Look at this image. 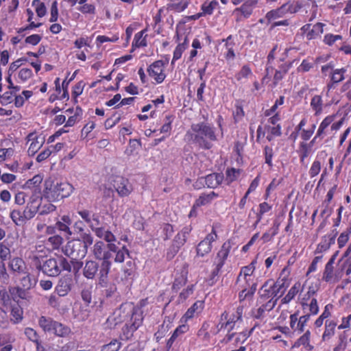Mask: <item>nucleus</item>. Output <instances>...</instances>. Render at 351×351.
I'll return each instance as SVG.
<instances>
[{"instance_id":"obj_1","label":"nucleus","mask_w":351,"mask_h":351,"mask_svg":"<svg viewBox=\"0 0 351 351\" xmlns=\"http://www.w3.org/2000/svg\"><path fill=\"white\" fill-rule=\"evenodd\" d=\"M185 138L204 150L210 149L214 145L213 142L217 141L215 128L206 122L192 123L185 134Z\"/></svg>"},{"instance_id":"obj_2","label":"nucleus","mask_w":351,"mask_h":351,"mask_svg":"<svg viewBox=\"0 0 351 351\" xmlns=\"http://www.w3.org/2000/svg\"><path fill=\"white\" fill-rule=\"evenodd\" d=\"M38 206L37 199L32 196L29 198L27 205L23 208H12L9 217L15 226H24L28 221L34 218L38 213Z\"/></svg>"},{"instance_id":"obj_3","label":"nucleus","mask_w":351,"mask_h":351,"mask_svg":"<svg viewBox=\"0 0 351 351\" xmlns=\"http://www.w3.org/2000/svg\"><path fill=\"white\" fill-rule=\"evenodd\" d=\"M233 241L230 239L226 240L225 242L221 244V248L217 252L216 256L213 260V270L210 271V275L206 280L208 285H214L219 280L221 269L229 257Z\"/></svg>"},{"instance_id":"obj_4","label":"nucleus","mask_w":351,"mask_h":351,"mask_svg":"<svg viewBox=\"0 0 351 351\" xmlns=\"http://www.w3.org/2000/svg\"><path fill=\"white\" fill-rule=\"evenodd\" d=\"M36 268L45 275L56 277L58 276L62 271H71V265L68 259L62 256H55L47 258L43 263H39Z\"/></svg>"},{"instance_id":"obj_5","label":"nucleus","mask_w":351,"mask_h":351,"mask_svg":"<svg viewBox=\"0 0 351 351\" xmlns=\"http://www.w3.org/2000/svg\"><path fill=\"white\" fill-rule=\"evenodd\" d=\"M130 313L124 321V326L122 328L121 338L125 340H129L134 336V333L139 327L141 326L143 322V312L141 308L136 307L132 304H128Z\"/></svg>"},{"instance_id":"obj_6","label":"nucleus","mask_w":351,"mask_h":351,"mask_svg":"<svg viewBox=\"0 0 351 351\" xmlns=\"http://www.w3.org/2000/svg\"><path fill=\"white\" fill-rule=\"evenodd\" d=\"M93 256L98 259L100 263L101 280L104 282L106 276H108L112 266L110 258L112 256L111 251L107 248V245L103 241H97L94 243L92 250Z\"/></svg>"},{"instance_id":"obj_7","label":"nucleus","mask_w":351,"mask_h":351,"mask_svg":"<svg viewBox=\"0 0 351 351\" xmlns=\"http://www.w3.org/2000/svg\"><path fill=\"white\" fill-rule=\"evenodd\" d=\"M73 186L68 182L46 183L43 191V197L49 201H59L60 199L68 197L73 192Z\"/></svg>"},{"instance_id":"obj_8","label":"nucleus","mask_w":351,"mask_h":351,"mask_svg":"<svg viewBox=\"0 0 351 351\" xmlns=\"http://www.w3.org/2000/svg\"><path fill=\"white\" fill-rule=\"evenodd\" d=\"M244 313V306L238 305L237 308L231 310H225L221 313L219 322L217 325V332L222 329L234 330L239 322H242Z\"/></svg>"},{"instance_id":"obj_9","label":"nucleus","mask_w":351,"mask_h":351,"mask_svg":"<svg viewBox=\"0 0 351 351\" xmlns=\"http://www.w3.org/2000/svg\"><path fill=\"white\" fill-rule=\"evenodd\" d=\"M328 71L330 72L329 80L326 86L327 94L331 90L336 88L339 83L344 81L347 69L345 67L335 69L333 62H330L321 66V72L324 76L328 75Z\"/></svg>"},{"instance_id":"obj_10","label":"nucleus","mask_w":351,"mask_h":351,"mask_svg":"<svg viewBox=\"0 0 351 351\" xmlns=\"http://www.w3.org/2000/svg\"><path fill=\"white\" fill-rule=\"evenodd\" d=\"M104 239L107 243V248L115 254L114 257V263H122L125 261L126 257H130L131 253L128 246L122 245L121 247H119L120 243H115L116 237L110 230H106Z\"/></svg>"},{"instance_id":"obj_11","label":"nucleus","mask_w":351,"mask_h":351,"mask_svg":"<svg viewBox=\"0 0 351 351\" xmlns=\"http://www.w3.org/2000/svg\"><path fill=\"white\" fill-rule=\"evenodd\" d=\"M221 224L219 222H213L212 230L210 233L197 245L196 252L198 257H204L210 253L213 249V243L217 240L218 236L217 229L220 228Z\"/></svg>"},{"instance_id":"obj_12","label":"nucleus","mask_w":351,"mask_h":351,"mask_svg":"<svg viewBox=\"0 0 351 351\" xmlns=\"http://www.w3.org/2000/svg\"><path fill=\"white\" fill-rule=\"evenodd\" d=\"M192 230L193 228L191 225L185 226L174 236L167 252V257L168 258H173L178 253L181 247L186 244Z\"/></svg>"},{"instance_id":"obj_13","label":"nucleus","mask_w":351,"mask_h":351,"mask_svg":"<svg viewBox=\"0 0 351 351\" xmlns=\"http://www.w3.org/2000/svg\"><path fill=\"white\" fill-rule=\"evenodd\" d=\"M110 184L114 188V191L118 193L119 197H128L134 190L133 184L127 178L123 176H113L110 180Z\"/></svg>"},{"instance_id":"obj_14","label":"nucleus","mask_w":351,"mask_h":351,"mask_svg":"<svg viewBox=\"0 0 351 351\" xmlns=\"http://www.w3.org/2000/svg\"><path fill=\"white\" fill-rule=\"evenodd\" d=\"M168 61L156 60L149 64L147 72L156 84H160L167 77L166 66Z\"/></svg>"},{"instance_id":"obj_15","label":"nucleus","mask_w":351,"mask_h":351,"mask_svg":"<svg viewBox=\"0 0 351 351\" xmlns=\"http://www.w3.org/2000/svg\"><path fill=\"white\" fill-rule=\"evenodd\" d=\"M127 304H122L119 308L115 309L114 311L106 319V326L110 328H114L119 324L124 323V321L130 313V308Z\"/></svg>"},{"instance_id":"obj_16","label":"nucleus","mask_w":351,"mask_h":351,"mask_svg":"<svg viewBox=\"0 0 351 351\" xmlns=\"http://www.w3.org/2000/svg\"><path fill=\"white\" fill-rule=\"evenodd\" d=\"M100 263L95 261H86L85 265L83 267V276L88 280H93L96 276H98L99 283L101 287H107L108 282V276L104 282L101 280L100 274Z\"/></svg>"},{"instance_id":"obj_17","label":"nucleus","mask_w":351,"mask_h":351,"mask_svg":"<svg viewBox=\"0 0 351 351\" xmlns=\"http://www.w3.org/2000/svg\"><path fill=\"white\" fill-rule=\"evenodd\" d=\"M265 134H267L266 138L269 142L274 141L275 137L281 136V125L277 124L276 126H271L267 123L264 127L259 125L256 129V142H260L261 138L265 137Z\"/></svg>"},{"instance_id":"obj_18","label":"nucleus","mask_w":351,"mask_h":351,"mask_svg":"<svg viewBox=\"0 0 351 351\" xmlns=\"http://www.w3.org/2000/svg\"><path fill=\"white\" fill-rule=\"evenodd\" d=\"M26 144L29 145L27 154L30 156L36 155V152L43 146L45 137L36 131L29 133L25 137Z\"/></svg>"},{"instance_id":"obj_19","label":"nucleus","mask_w":351,"mask_h":351,"mask_svg":"<svg viewBox=\"0 0 351 351\" xmlns=\"http://www.w3.org/2000/svg\"><path fill=\"white\" fill-rule=\"evenodd\" d=\"M64 254L71 259L82 258L86 255V250L79 240L69 241L63 247Z\"/></svg>"},{"instance_id":"obj_20","label":"nucleus","mask_w":351,"mask_h":351,"mask_svg":"<svg viewBox=\"0 0 351 351\" xmlns=\"http://www.w3.org/2000/svg\"><path fill=\"white\" fill-rule=\"evenodd\" d=\"M257 265V258H254L252 260L251 263L248 265L241 267V271L237 276V282L244 280L247 286H251L254 282V273L256 270Z\"/></svg>"},{"instance_id":"obj_21","label":"nucleus","mask_w":351,"mask_h":351,"mask_svg":"<svg viewBox=\"0 0 351 351\" xmlns=\"http://www.w3.org/2000/svg\"><path fill=\"white\" fill-rule=\"evenodd\" d=\"M337 117V114H332L326 115L324 119L320 122L319 127L317 130V133L315 137L311 141L308 142L311 149L313 150V146L315 142H317V138L322 139L324 136H326L328 131V128L332 123V121Z\"/></svg>"},{"instance_id":"obj_22","label":"nucleus","mask_w":351,"mask_h":351,"mask_svg":"<svg viewBox=\"0 0 351 351\" xmlns=\"http://www.w3.org/2000/svg\"><path fill=\"white\" fill-rule=\"evenodd\" d=\"M280 296L278 287L276 288V282L272 280L265 282L261 288V299L276 300L277 302Z\"/></svg>"},{"instance_id":"obj_23","label":"nucleus","mask_w":351,"mask_h":351,"mask_svg":"<svg viewBox=\"0 0 351 351\" xmlns=\"http://www.w3.org/2000/svg\"><path fill=\"white\" fill-rule=\"evenodd\" d=\"M324 25L325 24L322 23V22H317V23L313 26L311 24L308 23L302 26L300 31L302 34L305 35L307 40L317 39L323 34Z\"/></svg>"},{"instance_id":"obj_24","label":"nucleus","mask_w":351,"mask_h":351,"mask_svg":"<svg viewBox=\"0 0 351 351\" xmlns=\"http://www.w3.org/2000/svg\"><path fill=\"white\" fill-rule=\"evenodd\" d=\"M338 231L336 229L331 230V233L324 234L322 237L320 243L317 245V248L315 250V254H322L328 250L331 245L335 243Z\"/></svg>"},{"instance_id":"obj_25","label":"nucleus","mask_w":351,"mask_h":351,"mask_svg":"<svg viewBox=\"0 0 351 351\" xmlns=\"http://www.w3.org/2000/svg\"><path fill=\"white\" fill-rule=\"evenodd\" d=\"M73 278L70 275H65L59 279L58 285L55 287V291L60 296L69 294L73 285Z\"/></svg>"},{"instance_id":"obj_26","label":"nucleus","mask_w":351,"mask_h":351,"mask_svg":"<svg viewBox=\"0 0 351 351\" xmlns=\"http://www.w3.org/2000/svg\"><path fill=\"white\" fill-rule=\"evenodd\" d=\"M290 274L291 269L289 267H285L276 281V287H277V290H279L281 295L285 293V290L289 285L291 282Z\"/></svg>"},{"instance_id":"obj_27","label":"nucleus","mask_w":351,"mask_h":351,"mask_svg":"<svg viewBox=\"0 0 351 351\" xmlns=\"http://www.w3.org/2000/svg\"><path fill=\"white\" fill-rule=\"evenodd\" d=\"M304 286L303 291H300V293L298 296L299 303L303 310L306 309V305L307 302L312 298H315V295L317 293L318 287L317 285H309L307 290L305 291V285Z\"/></svg>"},{"instance_id":"obj_28","label":"nucleus","mask_w":351,"mask_h":351,"mask_svg":"<svg viewBox=\"0 0 351 351\" xmlns=\"http://www.w3.org/2000/svg\"><path fill=\"white\" fill-rule=\"evenodd\" d=\"M329 106H330L329 103L324 104V101L321 95H313L310 101V108L316 117L322 114L325 108Z\"/></svg>"},{"instance_id":"obj_29","label":"nucleus","mask_w":351,"mask_h":351,"mask_svg":"<svg viewBox=\"0 0 351 351\" xmlns=\"http://www.w3.org/2000/svg\"><path fill=\"white\" fill-rule=\"evenodd\" d=\"M180 34L178 32H176V40L178 41V45L174 49V52L173 55V58L171 60V64H174L176 62L178 61V60L180 59L182 57V55L183 52L188 48L189 46V39L188 38L187 36H184V38L182 39V42L180 43Z\"/></svg>"},{"instance_id":"obj_30","label":"nucleus","mask_w":351,"mask_h":351,"mask_svg":"<svg viewBox=\"0 0 351 351\" xmlns=\"http://www.w3.org/2000/svg\"><path fill=\"white\" fill-rule=\"evenodd\" d=\"M191 0H167L166 10L173 12H182L189 6Z\"/></svg>"},{"instance_id":"obj_31","label":"nucleus","mask_w":351,"mask_h":351,"mask_svg":"<svg viewBox=\"0 0 351 351\" xmlns=\"http://www.w3.org/2000/svg\"><path fill=\"white\" fill-rule=\"evenodd\" d=\"M204 308V302L203 300H197L190 306L185 312L180 319V322H187L188 320L192 319L195 315L201 313Z\"/></svg>"},{"instance_id":"obj_32","label":"nucleus","mask_w":351,"mask_h":351,"mask_svg":"<svg viewBox=\"0 0 351 351\" xmlns=\"http://www.w3.org/2000/svg\"><path fill=\"white\" fill-rule=\"evenodd\" d=\"M276 304V300H269L267 302L262 304L260 307L252 308L251 311V315L255 319H261L265 317L267 312L274 308Z\"/></svg>"},{"instance_id":"obj_33","label":"nucleus","mask_w":351,"mask_h":351,"mask_svg":"<svg viewBox=\"0 0 351 351\" xmlns=\"http://www.w3.org/2000/svg\"><path fill=\"white\" fill-rule=\"evenodd\" d=\"M221 43H224L226 51L224 53V58L228 61H230V60H233L236 57V53L234 51L236 43L234 40V36L230 34L226 38L221 39Z\"/></svg>"},{"instance_id":"obj_34","label":"nucleus","mask_w":351,"mask_h":351,"mask_svg":"<svg viewBox=\"0 0 351 351\" xmlns=\"http://www.w3.org/2000/svg\"><path fill=\"white\" fill-rule=\"evenodd\" d=\"M135 271L136 265L134 262L131 261H127L121 268L122 276L121 281L125 283L130 280H133L135 276Z\"/></svg>"},{"instance_id":"obj_35","label":"nucleus","mask_w":351,"mask_h":351,"mask_svg":"<svg viewBox=\"0 0 351 351\" xmlns=\"http://www.w3.org/2000/svg\"><path fill=\"white\" fill-rule=\"evenodd\" d=\"M311 332L308 329L304 332V335L300 336L297 340L293 343L292 346L293 348H299L300 346H303L306 350L312 351L314 349V346L311 344Z\"/></svg>"},{"instance_id":"obj_36","label":"nucleus","mask_w":351,"mask_h":351,"mask_svg":"<svg viewBox=\"0 0 351 351\" xmlns=\"http://www.w3.org/2000/svg\"><path fill=\"white\" fill-rule=\"evenodd\" d=\"M322 279L323 281L326 282L335 283L340 280L341 277L339 276L336 272H335L334 266L329 265L328 263H326L324 266V270L322 274Z\"/></svg>"},{"instance_id":"obj_37","label":"nucleus","mask_w":351,"mask_h":351,"mask_svg":"<svg viewBox=\"0 0 351 351\" xmlns=\"http://www.w3.org/2000/svg\"><path fill=\"white\" fill-rule=\"evenodd\" d=\"M337 328L336 322L333 319H326L324 324V331L322 335V341H329L335 334Z\"/></svg>"},{"instance_id":"obj_38","label":"nucleus","mask_w":351,"mask_h":351,"mask_svg":"<svg viewBox=\"0 0 351 351\" xmlns=\"http://www.w3.org/2000/svg\"><path fill=\"white\" fill-rule=\"evenodd\" d=\"M219 197L218 193L214 191L210 193H202L200 195L195 201V206H205L210 205L214 199Z\"/></svg>"},{"instance_id":"obj_39","label":"nucleus","mask_w":351,"mask_h":351,"mask_svg":"<svg viewBox=\"0 0 351 351\" xmlns=\"http://www.w3.org/2000/svg\"><path fill=\"white\" fill-rule=\"evenodd\" d=\"M224 180V175L221 173H213L206 176L205 182L207 187L215 189L220 185Z\"/></svg>"},{"instance_id":"obj_40","label":"nucleus","mask_w":351,"mask_h":351,"mask_svg":"<svg viewBox=\"0 0 351 351\" xmlns=\"http://www.w3.org/2000/svg\"><path fill=\"white\" fill-rule=\"evenodd\" d=\"M38 201V213L40 215H48L54 210H56V206L53 205L51 202L47 199V202H43L42 197L39 196L32 195Z\"/></svg>"},{"instance_id":"obj_41","label":"nucleus","mask_w":351,"mask_h":351,"mask_svg":"<svg viewBox=\"0 0 351 351\" xmlns=\"http://www.w3.org/2000/svg\"><path fill=\"white\" fill-rule=\"evenodd\" d=\"M8 266L12 271L19 274H25L26 270H27L24 259L20 257L12 258L9 262Z\"/></svg>"},{"instance_id":"obj_42","label":"nucleus","mask_w":351,"mask_h":351,"mask_svg":"<svg viewBox=\"0 0 351 351\" xmlns=\"http://www.w3.org/2000/svg\"><path fill=\"white\" fill-rule=\"evenodd\" d=\"M147 29H144L134 34V38L132 43V50H134V49L136 48L146 47L147 45Z\"/></svg>"},{"instance_id":"obj_43","label":"nucleus","mask_w":351,"mask_h":351,"mask_svg":"<svg viewBox=\"0 0 351 351\" xmlns=\"http://www.w3.org/2000/svg\"><path fill=\"white\" fill-rule=\"evenodd\" d=\"M339 262H343L341 269L345 271L346 275L350 276L351 274V243L343 252Z\"/></svg>"},{"instance_id":"obj_44","label":"nucleus","mask_w":351,"mask_h":351,"mask_svg":"<svg viewBox=\"0 0 351 351\" xmlns=\"http://www.w3.org/2000/svg\"><path fill=\"white\" fill-rule=\"evenodd\" d=\"M304 286H302L300 281H297L291 286L288 291V293L285 295V298L281 300L282 304H289L293 299L295 298L296 295L301 293V291H303Z\"/></svg>"},{"instance_id":"obj_45","label":"nucleus","mask_w":351,"mask_h":351,"mask_svg":"<svg viewBox=\"0 0 351 351\" xmlns=\"http://www.w3.org/2000/svg\"><path fill=\"white\" fill-rule=\"evenodd\" d=\"M56 319L50 317L41 316L38 319V326L45 332L53 333Z\"/></svg>"},{"instance_id":"obj_46","label":"nucleus","mask_w":351,"mask_h":351,"mask_svg":"<svg viewBox=\"0 0 351 351\" xmlns=\"http://www.w3.org/2000/svg\"><path fill=\"white\" fill-rule=\"evenodd\" d=\"M11 319L13 324H19L24 319V310L19 304L11 306Z\"/></svg>"},{"instance_id":"obj_47","label":"nucleus","mask_w":351,"mask_h":351,"mask_svg":"<svg viewBox=\"0 0 351 351\" xmlns=\"http://www.w3.org/2000/svg\"><path fill=\"white\" fill-rule=\"evenodd\" d=\"M280 226V223L279 221H274L273 222L272 228L265 231V232L261 236V239L264 243H269L274 239V236L277 235L278 233Z\"/></svg>"},{"instance_id":"obj_48","label":"nucleus","mask_w":351,"mask_h":351,"mask_svg":"<svg viewBox=\"0 0 351 351\" xmlns=\"http://www.w3.org/2000/svg\"><path fill=\"white\" fill-rule=\"evenodd\" d=\"M242 169L234 167L227 168L225 171L224 180L227 184H230L240 177Z\"/></svg>"},{"instance_id":"obj_49","label":"nucleus","mask_w":351,"mask_h":351,"mask_svg":"<svg viewBox=\"0 0 351 351\" xmlns=\"http://www.w3.org/2000/svg\"><path fill=\"white\" fill-rule=\"evenodd\" d=\"M71 332V328L64 324L55 321V326L53 334L60 337H69Z\"/></svg>"},{"instance_id":"obj_50","label":"nucleus","mask_w":351,"mask_h":351,"mask_svg":"<svg viewBox=\"0 0 351 351\" xmlns=\"http://www.w3.org/2000/svg\"><path fill=\"white\" fill-rule=\"evenodd\" d=\"M351 234V223L349 224L348 228L342 231L337 239V247L339 249L345 247L347 245Z\"/></svg>"},{"instance_id":"obj_51","label":"nucleus","mask_w":351,"mask_h":351,"mask_svg":"<svg viewBox=\"0 0 351 351\" xmlns=\"http://www.w3.org/2000/svg\"><path fill=\"white\" fill-rule=\"evenodd\" d=\"M300 162H304L305 159L308 157L313 152V150L310 147L308 142L302 141L300 143L298 150L297 151Z\"/></svg>"},{"instance_id":"obj_52","label":"nucleus","mask_w":351,"mask_h":351,"mask_svg":"<svg viewBox=\"0 0 351 351\" xmlns=\"http://www.w3.org/2000/svg\"><path fill=\"white\" fill-rule=\"evenodd\" d=\"M219 2L217 0H212L210 2L206 1L203 3L201 6L202 12H200L202 16L206 15H212L215 8H217Z\"/></svg>"},{"instance_id":"obj_53","label":"nucleus","mask_w":351,"mask_h":351,"mask_svg":"<svg viewBox=\"0 0 351 351\" xmlns=\"http://www.w3.org/2000/svg\"><path fill=\"white\" fill-rule=\"evenodd\" d=\"M64 242V239L62 236L56 234L51 236L47 239L46 245L49 250H58Z\"/></svg>"},{"instance_id":"obj_54","label":"nucleus","mask_w":351,"mask_h":351,"mask_svg":"<svg viewBox=\"0 0 351 351\" xmlns=\"http://www.w3.org/2000/svg\"><path fill=\"white\" fill-rule=\"evenodd\" d=\"M287 5V4H284L276 10L269 11L266 13V19L269 21H271L277 19V18L282 17L285 14V9Z\"/></svg>"},{"instance_id":"obj_55","label":"nucleus","mask_w":351,"mask_h":351,"mask_svg":"<svg viewBox=\"0 0 351 351\" xmlns=\"http://www.w3.org/2000/svg\"><path fill=\"white\" fill-rule=\"evenodd\" d=\"M289 69V66L287 64H282L278 70H276L273 77V84L277 86L278 84L284 78Z\"/></svg>"},{"instance_id":"obj_56","label":"nucleus","mask_w":351,"mask_h":351,"mask_svg":"<svg viewBox=\"0 0 351 351\" xmlns=\"http://www.w3.org/2000/svg\"><path fill=\"white\" fill-rule=\"evenodd\" d=\"M274 152L272 147L269 145H265L263 147V156L265 158V163L267 164L269 168L274 166L273 158Z\"/></svg>"},{"instance_id":"obj_57","label":"nucleus","mask_w":351,"mask_h":351,"mask_svg":"<svg viewBox=\"0 0 351 351\" xmlns=\"http://www.w3.org/2000/svg\"><path fill=\"white\" fill-rule=\"evenodd\" d=\"M174 117L172 114H167L165 117V122L160 129V132L166 134V137L169 136L171 134L172 129V123L173 122Z\"/></svg>"},{"instance_id":"obj_58","label":"nucleus","mask_w":351,"mask_h":351,"mask_svg":"<svg viewBox=\"0 0 351 351\" xmlns=\"http://www.w3.org/2000/svg\"><path fill=\"white\" fill-rule=\"evenodd\" d=\"M161 235L162 239L164 241H167L171 239L173 234L174 233V228L173 226L171 223H163L161 225Z\"/></svg>"},{"instance_id":"obj_59","label":"nucleus","mask_w":351,"mask_h":351,"mask_svg":"<svg viewBox=\"0 0 351 351\" xmlns=\"http://www.w3.org/2000/svg\"><path fill=\"white\" fill-rule=\"evenodd\" d=\"M348 346L347 336L346 333H341L338 336V340L332 351H344Z\"/></svg>"},{"instance_id":"obj_60","label":"nucleus","mask_w":351,"mask_h":351,"mask_svg":"<svg viewBox=\"0 0 351 351\" xmlns=\"http://www.w3.org/2000/svg\"><path fill=\"white\" fill-rule=\"evenodd\" d=\"M32 76L33 72L32 69L26 67L21 68L18 73L17 81L19 82H25L28 81Z\"/></svg>"},{"instance_id":"obj_61","label":"nucleus","mask_w":351,"mask_h":351,"mask_svg":"<svg viewBox=\"0 0 351 351\" xmlns=\"http://www.w3.org/2000/svg\"><path fill=\"white\" fill-rule=\"evenodd\" d=\"M252 75V71L249 65H244L234 75L238 82L242 81L243 78H247Z\"/></svg>"},{"instance_id":"obj_62","label":"nucleus","mask_w":351,"mask_h":351,"mask_svg":"<svg viewBox=\"0 0 351 351\" xmlns=\"http://www.w3.org/2000/svg\"><path fill=\"white\" fill-rule=\"evenodd\" d=\"M308 309V313L306 315H309V318L311 315H317L319 311V305L317 304V298H312L310 302H307V305H306V309Z\"/></svg>"},{"instance_id":"obj_63","label":"nucleus","mask_w":351,"mask_h":351,"mask_svg":"<svg viewBox=\"0 0 351 351\" xmlns=\"http://www.w3.org/2000/svg\"><path fill=\"white\" fill-rule=\"evenodd\" d=\"M32 6L35 8V12L39 17H43L46 14V6L40 0H34L32 1Z\"/></svg>"},{"instance_id":"obj_64","label":"nucleus","mask_w":351,"mask_h":351,"mask_svg":"<svg viewBox=\"0 0 351 351\" xmlns=\"http://www.w3.org/2000/svg\"><path fill=\"white\" fill-rule=\"evenodd\" d=\"M121 342L117 339H113L106 345H104L101 351H119L121 349Z\"/></svg>"}]
</instances>
